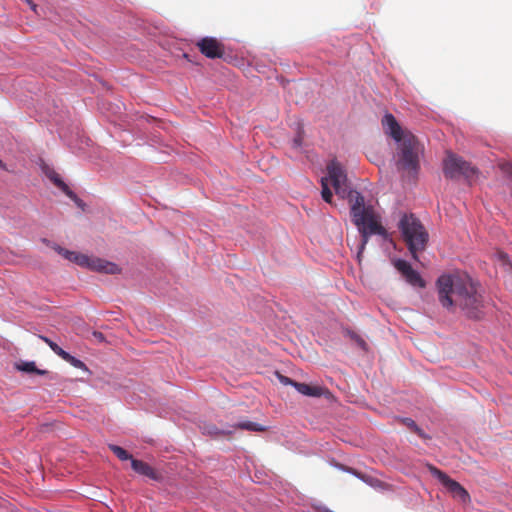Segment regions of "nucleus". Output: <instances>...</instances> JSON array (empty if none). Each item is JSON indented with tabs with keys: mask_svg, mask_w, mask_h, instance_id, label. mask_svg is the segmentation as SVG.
Returning <instances> with one entry per match:
<instances>
[{
	"mask_svg": "<svg viewBox=\"0 0 512 512\" xmlns=\"http://www.w3.org/2000/svg\"><path fill=\"white\" fill-rule=\"evenodd\" d=\"M437 288L439 301L444 308L449 311L459 308L471 319L482 317V298L469 276L442 275L437 280Z\"/></svg>",
	"mask_w": 512,
	"mask_h": 512,
	"instance_id": "nucleus-1",
	"label": "nucleus"
},
{
	"mask_svg": "<svg viewBox=\"0 0 512 512\" xmlns=\"http://www.w3.org/2000/svg\"><path fill=\"white\" fill-rule=\"evenodd\" d=\"M329 180L331 181L337 195L347 197L351 206L352 219L362 220V214L373 210L372 207H366L364 197L355 190H348L347 176L339 162L333 160L327 166Z\"/></svg>",
	"mask_w": 512,
	"mask_h": 512,
	"instance_id": "nucleus-2",
	"label": "nucleus"
},
{
	"mask_svg": "<svg viewBox=\"0 0 512 512\" xmlns=\"http://www.w3.org/2000/svg\"><path fill=\"white\" fill-rule=\"evenodd\" d=\"M398 228L412 258L418 260V254L427 247L428 231L413 214H404L399 221Z\"/></svg>",
	"mask_w": 512,
	"mask_h": 512,
	"instance_id": "nucleus-3",
	"label": "nucleus"
},
{
	"mask_svg": "<svg viewBox=\"0 0 512 512\" xmlns=\"http://www.w3.org/2000/svg\"><path fill=\"white\" fill-rule=\"evenodd\" d=\"M420 147L417 139L407 133L401 142H398L396 166L399 171L408 175H415L419 169Z\"/></svg>",
	"mask_w": 512,
	"mask_h": 512,
	"instance_id": "nucleus-4",
	"label": "nucleus"
},
{
	"mask_svg": "<svg viewBox=\"0 0 512 512\" xmlns=\"http://www.w3.org/2000/svg\"><path fill=\"white\" fill-rule=\"evenodd\" d=\"M57 251L66 259L78 264L79 266L87 267L90 270L105 274H117L120 272V268L113 262H109L97 257H89L84 254H79L63 249L61 247H58Z\"/></svg>",
	"mask_w": 512,
	"mask_h": 512,
	"instance_id": "nucleus-5",
	"label": "nucleus"
},
{
	"mask_svg": "<svg viewBox=\"0 0 512 512\" xmlns=\"http://www.w3.org/2000/svg\"><path fill=\"white\" fill-rule=\"evenodd\" d=\"M352 220L357 226L361 235L360 250L365 248L371 235H380L384 238H386L388 235L386 229L381 225L374 210L362 214V220L358 221L357 217Z\"/></svg>",
	"mask_w": 512,
	"mask_h": 512,
	"instance_id": "nucleus-6",
	"label": "nucleus"
},
{
	"mask_svg": "<svg viewBox=\"0 0 512 512\" xmlns=\"http://www.w3.org/2000/svg\"><path fill=\"white\" fill-rule=\"evenodd\" d=\"M443 170L445 176L451 179L458 178L461 175L472 178L477 173V170L468 162L451 153L444 160Z\"/></svg>",
	"mask_w": 512,
	"mask_h": 512,
	"instance_id": "nucleus-7",
	"label": "nucleus"
},
{
	"mask_svg": "<svg viewBox=\"0 0 512 512\" xmlns=\"http://www.w3.org/2000/svg\"><path fill=\"white\" fill-rule=\"evenodd\" d=\"M427 468L429 472L447 488L453 497L459 499L462 503L470 502L471 498L468 491L459 482L453 480L445 472L432 464H428Z\"/></svg>",
	"mask_w": 512,
	"mask_h": 512,
	"instance_id": "nucleus-8",
	"label": "nucleus"
},
{
	"mask_svg": "<svg viewBox=\"0 0 512 512\" xmlns=\"http://www.w3.org/2000/svg\"><path fill=\"white\" fill-rule=\"evenodd\" d=\"M394 267L411 286L418 288H424L426 286V283L421 275L416 270H414L410 263L407 261L397 259L394 261Z\"/></svg>",
	"mask_w": 512,
	"mask_h": 512,
	"instance_id": "nucleus-9",
	"label": "nucleus"
},
{
	"mask_svg": "<svg viewBox=\"0 0 512 512\" xmlns=\"http://www.w3.org/2000/svg\"><path fill=\"white\" fill-rule=\"evenodd\" d=\"M196 46L207 58H221L224 55V45L214 37H204L196 43Z\"/></svg>",
	"mask_w": 512,
	"mask_h": 512,
	"instance_id": "nucleus-10",
	"label": "nucleus"
},
{
	"mask_svg": "<svg viewBox=\"0 0 512 512\" xmlns=\"http://www.w3.org/2000/svg\"><path fill=\"white\" fill-rule=\"evenodd\" d=\"M382 126L385 133L390 135L397 143L401 142L408 133L403 131L396 118L390 113L384 115Z\"/></svg>",
	"mask_w": 512,
	"mask_h": 512,
	"instance_id": "nucleus-11",
	"label": "nucleus"
},
{
	"mask_svg": "<svg viewBox=\"0 0 512 512\" xmlns=\"http://www.w3.org/2000/svg\"><path fill=\"white\" fill-rule=\"evenodd\" d=\"M131 467L136 473L146 476L149 479L159 481L162 478L153 467L142 460L132 459Z\"/></svg>",
	"mask_w": 512,
	"mask_h": 512,
	"instance_id": "nucleus-12",
	"label": "nucleus"
},
{
	"mask_svg": "<svg viewBox=\"0 0 512 512\" xmlns=\"http://www.w3.org/2000/svg\"><path fill=\"white\" fill-rule=\"evenodd\" d=\"M295 389L302 395L309 397H322L330 394L329 390L319 385H310L298 382Z\"/></svg>",
	"mask_w": 512,
	"mask_h": 512,
	"instance_id": "nucleus-13",
	"label": "nucleus"
},
{
	"mask_svg": "<svg viewBox=\"0 0 512 512\" xmlns=\"http://www.w3.org/2000/svg\"><path fill=\"white\" fill-rule=\"evenodd\" d=\"M235 429L247 430L252 432H263L266 430V427L252 421H241L233 426Z\"/></svg>",
	"mask_w": 512,
	"mask_h": 512,
	"instance_id": "nucleus-14",
	"label": "nucleus"
},
{
	"mask_svg": "<svg viewBox=\"0 0 512 512\" xmlns=\"http://www.w3.org/2000/svg\"><path fill=\"white\" fill-rule=\"evenodd\" d=\"M18 369L28 373H36L39 375H44L47 373L46 370L38 369L34 362H24L18 366Z\"/></svg>",
	"mask_w": 512,
	"mask_h": 512,
	"instance_id": "nucleus-15",
	"label": "nucleus"
},
{
	"mask_svg": "<svg viewBox=\"0 0 512 512\" xmlns=\"http://www.w3.org/2000/svg\"><path fill=\"white\" fill-rule=\"evenodd\" d=\"M109 449L122 461L134 459L125 449L120 446L110 444Z\"/></svg>",
	"mask_w": 512,
	"mask_h": 512,
	"instance_id": "nucleus-16",
	"label": "nucleus"
},
{
	"mask_svg": "<svg viewBox=\"0 0 512 512\" xmlns=\"http://www.w3.org/2000/svg\"><path fill=\"white\" fill-rule=\"evenodd\" d=\"M62 359L65 360L66 362L70 363L75 368L82 369L85 371L88 370L87 366L85 365V363L83 361L75 358L74 356L70 355L68 352H66L63 355Z\"/></svg>",
	"mask_w": 512,
	"mask_h": 512,
	"instance_id": "nucleus-17",
	"label": "nucleus"
},
{
	"mask_svg": "<svg viewBox=\"0 0 512 512\" xmlns=\"http://www.w3.org/2000/svg\"><path fill=\"white\" fill-rule=\"evenodd\" d=\"M321 186H322L321 195H322L323 200L327 203H331L332 192L328 186V178L321 179Z\"/></svg>",
	"mask_w": 512,
	"mask_h": 512,
	"instance_id": "nucleus-18",
	"label": "nucleus"
},
{
	"mask_svg": "<svg viewBox=\"0 0 512 512\" xmlns=\"http://www.w3.org/2000/svg\"><path fill=\"white\" fill-rule=\"evenodd\" d=\"M496 258L500 265H502L506 270H512V263L510 262L506 253L498 251L496 253Z\"/></svg>",
	"mask_w": 512,
	"mask_h": 512,
	"instance_id": "nucleus-19",
	"label": "nucleus"
},
{
	"mask_svg": "<svg viewBox=\"0 0 512 512\" xmlns=\"http://www.w3.org/2000/svg\"><path fill=\"white\" fill-rule=\"evenodd\" d=\"M351 471H352V473H353L356 477L360 478L362 481H364L365 483H367V484H369V485H371V486H377V485H378V483H379V480H378V479H376V478H374V477H372V476H369V475H366V474L360 473V472H358V471H356V470H352V469H351Z\"/></svg>",
	"mask_w": 512,
	"mask_h": 512,
	"instance_id": "nucleus-20",
	"label": "nucleus"
},
{
	"mask_svg": "<svg viewBox=\"0 0 512 512\" xmlns=\"http://www.w3.org/2000/svg\"><path fill=\"white\" fill-rule=\"evenodd\" d=\"M50 180L53 184L58 187L60 190L62 188H66V183L61 179L60 175L56 172H51L49 175Z\"/></svg>",
	"mask_w": 512,
	"mask_h": 512,
	"instance_id": "nucleus-21",
	"label": "nucleus"
},
{
	"mask_svg": "<svg viewBox=\"0 0 512 512\" xmlns=\"http://www.w3.org/2000/svg\"><path fill=\"white\" fill-rule=\"evenodd\" d=\"M276 376H277L279 382L283 385H291L295 388V385L298 383V382L292 380L291 378H289L285 375H282L279 372H276Z\"/></svg>",
	"mask_w": 512,
	"mask_h": 512,
	"instance_id": "nucleus-22",
	"label": "nucleus"
},
{
	"mask_svg": "<svg viewBox=\"0 0 512 512\" xmlns=\"http://www.w3.org/2000/svg\"><path fill=\"white\" fill-rule=\"evenodd\" d=\"M499 167L503 173L512 178V163L511 162H501L499 163Z\"/></svg>",
	"mask_w": 512,
	"mask_h": 512,
	"instance_id": "nucleus-23",
	"label": "nucleus"
},
{
	"mask_svg": "<svg viewBox=\"0 0 512 512\" xmlns=\"http://www.w3.org/2000/svg\"><path fill=\"white\" fill-rule=\"evenodd\" d=\"M49 347L51 350L58 355L59 357H63V355L66 353L65 350H63L59 345H57L55 342L52 341V343H49Z\"/></svg>",
	"mask_w": 512,
	"mask_h": 512,
	"instance_id": "nucleus-24",
	"label": "nucleus"
},
{
	"mask_svg": "<svg viewBox=\"0 0 512 512\" xmlns=\"http://www.w3.org/2000/svg\"><path fill=\"white\" fill-rule=\"evenodd\" d=\"M401 422L406 425L411 431H414L418 426L416 422L411 418H402Z\"/></svg>",
	"mask_w": 512,
	"mask_h": 512,
	"instance_id": "nucleus-25",
	"label": "nucleus"
},
{
	"mask_svg": "<svg viewBox=\"0 0 512 512\" xmlns=\"http://www.w3.org/2000/svg\"><path fill=\"white\" fill-rule=\"evenodd\" d=\"M303 142V132L299 131L297 136L293 139V146L295 148H300Z\"/></svg>",
	"mask_w": 512,
	"mask_h": 512,
	"instance_id": "nucleus-26",
	"label": "nucleus"
},
{
	"mask_svg": "<svg viewBox=\"0 0 512 512\" xmlns=\"http://www.w3.org/2000/svg\"><path fill=\"white\" fill-rule=\"evenodd\" d=\"M61 191L65 193L71 200H78V196L68 187L66 184V188H62Z\"/></svg>",
	"mask_w": 512,
	"mask_h": 512,
	"instance_id": "nucleus-27",
	"label": "nucleus"
},
{
	"mask_svg": "<svg viewBox=\"0 0 512 512\" xmlns=\"http://www.w3.org/2000/svg\"><path fill=\"white\" fill-rule=\"evenodd\" d=\"M61 191L65 193L71 200H78V196L68 187L66 184V188H62Z\"/></svg>",
	"mask_w": 512,
	"mask_h": 512,
	"instance_id": "nucleus-28",
	"label": "nucleus"
},
{
	"mask_svg": "<svg viewBox=\"0 0 512 512\" xmlns=\"http://www.w3.org/2000/svg\"><path fill=\"white\" fill-rule=\"evenodd\" d=\"M413 432L416 433L422 439H429L430 438L419 426H417L416 429Z\"/></svg>",
	"mask_w": 512,
	"mask_h": 512,
	"instance_id": "nucleus-29",
	"label": "nucleus"
},
{
	"mask_svg": "<svg viewBox=\"0 0 512 512\" xmlns=\"http://www.w3.org/2000/svg\"><path fill=\"white\" fill-rule=\"evenodd\" d=\"M93 335H94V337H95L96 339H98L99 341H103V340H104V335H103L101 332H97V331H95V332L93 333Z\"/></svg>",
	"mask_w": 512,
	"mask_h": 512,
	"instance_id": "nucleus-30",
	"label": "nucleus"
},
{
	"mask_svg": "<svg viewBox=\"0 0 512 512\" xmlns=\"http://www.w3.org/2000/svg\"><path fill=\"white\" fill-rule=\"evenodd\" d=\"M30 7L33 11H36V4L33 3L32 0H24Z\"/></svg>",
	"mask_w": 512,
	"mask_h": 512,
	"instance_id": "nucleus-31",
	"label": "nucleus"
},
{
	"mask_svg": "<svg viewBox=\"0 0 512 512\" xmlns=\"http://www.w3.org/2000/svg\"><path fill=\"white\" fill-rule=\"evenodd\" d=\"M30 7L33 11H36V4L33 3L32 0H24Z\"/></svg>",
	"mask_w": 512,
	"mask_h": 512,
	"instance_id": "nucleus-32",
	"label": "nucleus"
},
{
	"mask_svg": "<svg viewBox=\"0 0 512 512\" xmlns=\"http://www.w3.org/2000/svg\"><path fill=\"white\" fill-rule=\"evenodd\" d=\"M39 338H40L42 341H44L48 346H49V343H52V340H51V339H49V338H48V337H46V336H42V335H40V336H39Z\"/></svg>",
	"mask_w": 512,
	"mask_h": 512,
	"instance_id": "nucleus-33",
	"label": "nucleus"
},
{
	"mask_svg": "<svg viewBox=\"0 0 512 512\" xmlns=\"http://www.w3.org/2000/svg\"><path fill=\"white\" fill-rule=\"evenodd\" d=\"M76 203L77 206L83 208L84 207V203L82 202V200L78 197V200L74 201Z\"/></svg>",
	"mask_w": 512,
	"mask_h": 512,
	"instance_id": "nucleus-34",
	"label": "nucleus"
},
{
	"mask_svg": "<svg viewBox=\"0 0 512 512\" xmlns=\"http://www.w3.org/2000/svg\"><path fill=\"white\" fill-rule=\"evenodd\" d=\"M359 343H360V345H361V346H363V347L366 345V343H365V342H364V340H362V339H360V340H359Z\"/></svg>",
	"mask_w": 512,
	"mask_h": 512,
	"instance_id": "nucleus-35",
	"label": "nucleus"
},
{
	"mask_svg": "<svg viewBox=\"0 0 512 512\" xmlns=\"http://www.w3.org/2000/svg\"><path fill=\"white\" fill-rule=\"evenodd\" d=\"M231 432H232V431H230V430H229V431H223L222 433H223V434H231Z\"/></svg>",
	"mask_w": 512,
	"mask_h": 512,
	"instance_id": "nucleus-36",
	"label": "nucleus"
}]
</instances>
